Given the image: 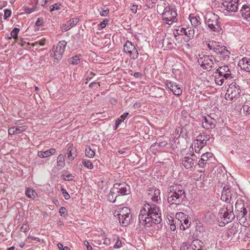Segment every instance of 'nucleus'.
Returning a JSON list of instances; mask_svg holds the SVG:
<instances>
[{
	"label": "nucleus",
	"instance_id": "obj_1",
	"mask_svg": "<svg viewBox=\"0 0 250 250\" xmlns=\"http://www.w3.org/2000/svg\"><path fill=\"white\" fill-rule=\"evenodd\" d=\"M140 223L145 228L159 224L162 220L159 207L154 204H146L140 212Z\"/></svg>",
	"mask_w": 250,
	"mask_h": 250
},
{
	"label": "nucleus",
	"instance_id": "obj_2",
	"mask_svg": "<svg viewBox=\"0 0 250 250\" xmlns=\"http://www.w3.org/2000/svg\"><path fill=\"white\" fill-rule=\"evenodd\" d=\"M185 198V191L180 185L174 184L167 190V201L171 205H180Z\"/></svg>",
	"mask_w": 250,
	"mask_h": 250
},
{
	"label": "nucleus",
	"instance_id": "obj_3",
	"mask_svg": "<svg viewBox=\"0 0 250 250\" xmlns=\"http://www.w3.org/2000/svg\"><path fill=\"white\" fill-rule=\"evenodd\" d=\"M205 44L207 45L209 50H212L221 60H225L229 58L230 52L226 46L214 41H210Z\"/></svg>",
	"mask_w": 250,
	"mask_h": 250
},
{
	"label": "nucleus",
	"instance_id": "obj_4",
	"mask_svg": "<svg viewBox=\"0 0 250 250\" xmlns=\"http://www.w3.org/2000/svg\"><path fill=\"white\" fill-rule=\"evenodd\" d=\"M214 74V81L218 85H222L225 81L233 77L229 67L226 65L219 67Z\"/></svg>",
	"mask_w": 250,
	"mask_h": 250
},
{
	"label": "nucleus",
	"instance_id": "obj_5",
	"mask_svg": "<svg viewBox=\"0 0 250 250\" xmlns=\"http://www.w3.org/2000/svg\"><path fill=\"white\" fill-rule=\"evenodd\" d=\"M205 23L212 32L219 34L222 31L220 18L213 13H207L205 18Z\"/></svg>",
	"mask_w": 250,
	"mask_h": 250
},
{
	"label": "nucleus",
	"instance_id": "obj_6",
	"mask_svg": "<svg viewBox=\"0 0 250 250\" xmlns=\"http://www.w3.org/2000/svg\"><path fill=\"white\" fill-rule=\"evenodd\" d=\"M219 216L222 221V224H220V226H223L226 224L231 222L235 217L232 205L228 204L226 208H222L220 210ZM220 223H221L220 222Z\"/></svg>",
	"mask_w": 250,
	"mask_h": 250
},
{
	"label": "nucleus",
	"instance_id": "obj_7",
	"mask_svg": "<svg viewBox=\"0 0 250 250\" xmlns=\"http://www.w3.org/2000/svg\"><path fill=\"white\" fill-rule=\"evenodd\" d=\"M235 208L237 218L241 225L246 227L249 225L248 223V213L244 204L241 202H236Z\"/></svg>",
	"mask_w": 250,
	"mask_h": 250
},
{
	"label": "nucleus",
	"instance_id": "obj_8",
	"mask_svg": "<svg viewBox=\"0 0 250 250\" xmlns=\"http://www.w3.org/2000/svg\"><path fill=\"white\" fill-rule=\"evenodd\" d=\"M177 15L176 12L170 6L166 7L162 14L164 23L168 25H172L174 22L177 21Z\"/></svg>",
	"mask_w": 250,
	"mask_h": 250
},
{
	"label": "nucleus",
	"instance_id": "obj_9",
	"mask_svg": "<svg viewBox=\"0 0 250 250\" xmlns=\"http://www.w3.org/2000/svg\"><path fill=\"white\" fill-rule=\"evenodd\" d=\"M218 62L214 59L212 56L204 55L198 60V62L201 66L207 70H210L212 68H215V64Z\"/></svg>",
	"mask_w": 250,
	"mask_h": 250
},
{
	"label": "nucleus",
	"instance_id": "obj_10",
	"mask_svg": "<svg viewBox=\"0 0 250 250\" xmlns=\"http://www.w3.org/2000/svg\"><path fill=\"white\" fill-rule=\"evenodd\" d=\"M67 42L64 40L60 41L57 46L50 52V56L53 57L57 62L61 60L64 52Z\"/></svg>",
	"mask_w": 250,
	"mask_h": 250
},
{
	"label": "nucleus",
	"instance_id": "obj_11",
	"mask_svg": "<svg viewBox=\"0 0 250 250\" xmlns=\"http://www.w3.org/2000/svg\"><path fill=\"white\" fill-rule=\"evenodd\" d=\"M116 216V215L114 214ZM118 220L121 225L127 226L130 222L131 218L130 209L126 207L123 208L119 213L117 214Z\"/></svg>",
	"mask_w": 250,
	"mask_h": 250
},
{
	"label": "nucleus",
	"instance_id": "obj_12",
	"mask_svg": "<svg viewBox=\"0 0 250 250\" xmlns=\"http://www.w3.org/2000/svg\"><path fill=\"white\" fill-rule=\"evenodd\" d=\"M241 92L240 86L236 83H232L229 85L225 98L227 100H232L233 98L239 97Z\"/></svg>",
	"mask_w": 250,
	"mask_h": 250
},
{
	"label": "nucleus",
	"instance_id": "obj_13",
	"mask_svg": "<svg viewBox=\"0 0 250 250\" xmlns=\"http://www.w3.org/2000/svg\"><path fill=\"white\" fill-rule=\"evenodd\" d=\"M124 51L128 54L131 59L135 60L138 57V51L135 45L129 41H127L124 45Z\"/></svg>",
	"mask_w": 250,
	"mask_h": 250
},
{
	"label": "nucleus",
	"instance_id": "obj_14",
	"mask_svg": "<svg viewBox=\"0 0 250 250\" xmlns=\"http://www.w3.org/2000/svg\"><path fill=\"white\" fill-rule=\"evenodd\" d=\"M147 192L148 198L154 203H158L161 201L160 190L155 187L150 185L148 186Z\"/></svg>",
	"mask_w": 250,
	"mask_h": 250
},
{
	"label": "nucleus",
	"instance_id": "obj_15",
	"mask_svg": "<svg viewBox=\"0 0 250 250\" xmlns=\"http://www.w3.org/2000/svg\"><path fill=\"white\" fill-rule=\"evenodd\" d=\"M239 0H223L222 5L227 12H235L238 10Z\"/></svg>",
	"mask_w": 250,
	"mask_h": 250
},
{
	"label": "nucleus",
	"instance_id": "obj_16",
	"mask_svg": "<svg viewBox=\"0 0 250 250\" xmlns=\"http://www.w3.org/2000/svg\"><path fill=\"white\" fill-rule=\"evenodd\" d=\"M176 218L181 223L180 229L183 230L188 229L190 226V222L189 221V217L184 213L179 212L176 213Z\"/></svg>",
	"mask_w": 250,
	"mask_h": 250
},
{
	"label": "nucleus",
	"instance_id": "obj_17",
	"mask_svg": "<svg viewBox=\"0 0 250 250\" xmlns=\"http://www.w3.org/2000/svg\"><path fill=\"white\" fill-rule=\"evenodd\" d=\"M113 188L117 193L120 195H125L130 194V186L126 183H115Z\"/></svg>",
	"mask_w": 250,
	"mask_h": 250
},
{
	"label": "nucleus",
	"instance_id": "obj_18",
	"mask_svg": "<svg viewBox=\"0 0 250 250\" xmlns=\"http://www.w3.org/2000/svg\"><path fill=\"white\" fill-rule=\"evenodd\" d=\"M201 121L202 127L206 129L214 128L217 123L216 120L210 115L202 116Z\"/></svg>",
	"mask_w": 250,
	"mask_h": 250
},
{
	"label": "nucleus",
	"instance_id": "obj_19",
	"mask_svg": "<svg viewBox=\"0 0 250 250\" xmlns=\"http://www.w3.org/2000/svg\"><path fill=\"white\" fill-rule=\"evenodd\" d=\"M196 159V156L194 154H187L182 159V164L186 169L190 168L194 166Z\"/></svg>",
	"mask_w": 250,
	"mask_h": 250
},
{
	"label": "nucleus",
	"instance_id": "obj_20",
	"mask_svg": "<svg viewBox=\"0 0 250 250\" xmlns=\"http://www.w3.org/2000/svg\"><path fill=\"white\" fill-rule=\"evenodd\" d=\"M165 83L167 86L173 92L174 95L179 96L182 94V89H181V85L169 80H167Z\"/></svg>",
	"mask_w": 250,
	"mask_h": 250
},
{
	"label": "nucleus",
	"instance_id": "obj_21",
	"mask_svg": "<svg viewBox=\"0 0 250 250\" xmlns=\"http://www.w3.org/2000/svg\"><path fill=\"white\" fill-rule=\"evenodd\" d=\"M213 157V154L210 152L203 153L199 161L198 165L200 167H205L208 162Z\"/></svg>",
	"mask_w": 250,
	"mask_h": 250
},
{
	"label": "nucleus",
	"instance_id": "obj_22",
	"mask_svg": "<svg viewBox=\"0 0 250 250\" xmlns=\"http://www.w3.org/2000/svg\"><path fill=\"white\" fill-rule=\"evenodd\" d=\"M238 65L242 69L250 73V58L244 57L239 61Z\"/></svg>",
	"mask_w": 250,
	"mask_h": 250
},
{
	"label": "nucleus",
	"instance_id": "obj_23",
	"mask_svg": "<svg viewBox=\"0 0 250 250\" xmlns=\"http://www.w3.org/2000/svg\"><path fill=\"white\" fill-rule=\"evenodd\" d=\"M221 199L222 201L227 203H229L232 200L233 195L229 188H223Z\"/></svg>",
	"mask_w": 250,
	"mask_h": 250
},
{
	"label": "nucleus",
	"instance_id": "obj_24",
	"mask_svg": "<svg viewBox=\"0 0 250 250\" xmlns=\"http://www.w3.org/2000/svg\"><path fill=\"white\" fill-rule=\"evenodd\" d=\"M240 13L244 19L247 21L250 20V5L245 4L240 9Z\"/></svg>",
	"mask_w": 250,
	"mask_h": 250
},
{
	"label": "nucleus",
	"instance_id": "obj_25",
	"mask_svg": "<svg viewBox=\"0 0 250 250\" xmlns=\"http://www.w3.org/2000/svg\"><path fill=\"white\" fill-rule=\"evenodd\" d=\"M95 146L94 145L91 146H86L85 150V156L88 158H92L95 155V149L93 148Z\"/></svg>",
	"mask_w": 250,
	"mask_h": 250
},
{
	"label": "nucleus",
	"instance_id": "obj_26",
	"mask_svg": "<svg viewBox=\"0 0 250 250\" xmlns=\"http://www.w3.org/2000/svg\"><path fill=\"white\" fill-rule=\"evenodd\" d=\"M119 196V195L113 187L110 190V192L107 196V199L109 202L114 203L116 201L117 198Z\"/></svg>",
	"mask_w": 250,
	"mask_h": 250
},
{
	"label": "nucleus",
	"instance_id": "obj_27",
	"mask_svg": "<svg viewBox=\"0 0 250 250\" xmlns=\"http://www.w3.org/2000/svg\"><path fill=\"white\" fill-rule=\"evenodd\" d=\"M203 245L202 241L196 239L192 242L191 247L193 250H203Z\"/></svg>",
	"mask_w": 250,
	"mask_h": 250
},
{
	"label": "nucleus",
	"instance_id": "obj_28",
	"mask_svg": "<svg viewBox=\"0 0 250 250\" xmlns=\"http://www.w3.org/2000/svg\"><path fill=\"white\" fill-rule=\"evenodd\" d=\"M56 152V150L54 148H51L49 150L42 151H40L38 152V155L40 158H46L51 155L54 154Z\"/></svg>",
	"mask_w": 250,
	"mask_h": 250
},
{
	"label": "nucleus",
	"instance_id": "obj_29",
	"mask_svg": "<svg viewBox=\"0 0 250 250\" xmlns=\"http://www.w3.org/2000/svg\"><path fill=\"white\" fill-rule=\"evenodd\" d=\"M210 139V136L208 135H202L200 134L197 137V141L200 142L202 146H205L207 144V142Z\"/></svg>",
	"mask_w": 250,
	"mask_h": 250
},
{
	"label": "nucleus",
	"instance_id": "obj_30",
	"mask_svg": "<svg viewBox=\"0 0 250 250\" xmlns=\"http://www.w3.org/2000/svg\"><path fill=\"white\" fill-rule=\"evenodd\" d=\"M68 148L67 150V157L70 160H73L76 157L77 154L75 151L73 149V145L72 144H68Z\"/></svg>",
	"mask_w": 250,
	"mask_h": 250
},
{
	"label": "nucleus",
	"instance_id": "obj_31",
	"mask_svg": "<svg viewBox=\"0 0 250 250\" xmlns=\"http://www.w3.org/2000/svg\"><path fill=\"white\" fill-rule=\"evenodd\" d=\"M192 26L196 27L201 24L200 17L194 16L193 14H190L188 18Z\"/></svg>",
	"mask_w": 250,
	"mask_h": 250
},
{
	"label": "nucleus",
	"instance_id": "obj_32",
	"mask_svg": "<svg viewBox=\"0 0 250 250\" xmlns=\"http://www.w3.org/2000/svg\"><path fill=\"white\" fill-rule=\"evenodd\" d=\"M25 193L27 197L33 199L36 198L38 196L36 192L32 188H26Z\"/></svg>",
	"mask_w": 250,
	"mask_h": 250
},
{
	"label": "nucleus",
	"instance_id": "obj_33",
	"mask_svg": "<svg viewBox=\"0 0 250 250\" xmlns=\"http://www.w3.org/2000/svg\"><path fill=\"white\" fill-rule=\"evenodd\" d=\"M237 232V229L236 226H232L229 228L226 232V235L228 236V238L231 237Z\"/></svg>",
	"mask_w": 250,
	"mask_h": 250
},
{
	"label": "nucleus",
	"instance_id": "obj_34",
	"mask_svg": "<svg viewBox=\"0 0 250 250\" xmlns=\"http://www.w3.org/2000/svg\"><path fill=\"white\" fill-rule=\"evenodd\" d=\"M82 164L88 169H91L94 167V166L90 160L86 159L82 160Z\"/></svg>",
	"mask_w": 250,
	"mask_h": 250
},
{
	"label": "nucleus",
	"instance_id": "obj_35",
	"mask_svg": "<svg viewBox=\"0 0 250 250\" xmlns=\"http://www.w3.org/2000/svg\"><path fill=\"white\" fill-rule=\"evenodd\" d=\"M194 35V30L193 29L191 28H188L186 29V33H185V35L187 36L189 40L192 39Z\"/></svg>",
	"mask_w": 250,
	"mask_h": 250
},
{
	"label": "nucleus",
	"instance_id": "obj_36",
	"mask_svg": "<svg viewBox=\"0 0 250 250\" xmlns=\"http://www.w3.org/2000/svg\"><path fill=\"white\" fill-rule=\"evenodd\" d=\"M57 163L58 166L63 167L64 166V156L62 154H60L57 158Z\"/></svg>",
	"mask_w": 250,
	"mask_h": 250
},
{
	"label": "nucleus",
	"instance_id": "obj_37",
	"mask_svg": "<svg viewBox=\"0 0 250 250\" xmlns=\"http://www.w3.org/2000/svg\"><path fill=\"white\" fill-rule=\"evenodd\" d=\"M167 143L165 142H156L151 146L150 148L153 149L156 146H158L159 148H161L165 147Z\"/></svg>",
	"mask_w": 250,
	"mask_h": 250
},
{
	"label": "nucleus",
	"instance_id": "obj_38",
	"mask_svg": "<svg viewBox=\"0 0 250 250\" xmlns=\"http://www.w3.org/2000/svg\"><path fill=\"white\" fill-rule=\"evenodd\" d=\"M186 29L183 27H180L178 29H176V33H174V37H176L177 35H185V33H186Z\"/></svg>",
	"mask_w": 250,
	"mask_h": 250
},
{
	"label": "nucleus",
	"instance_id": "obj_39",
	"mask_svg": "<svg viewBox=\"0 0 250 250\" xmlns=\"http://www.w3.org/2000/svg\"><path fill=\"white\" fill-rule=\"evenodd\" d=\"M80 56L77 55L71 57L69 59V62L72 64H77L80 62Z\"/></svg>",
	"mask_w": 250,
	"mask_h": 250
},
{
	"label": "nucleus",
	"instance_id": "obj_40",
	"mask_svg": "<svg viewBox=\"0 0 250 250\" xmlns=\"http://www.w3.org/2000/svg\"><path fill=\"white\" fill-rule=\"evenodd\" d=\"M38 10V7L35 6L32 8L25 7L24 8L23 10L26 13L29 14L32 13V12H33L34 11H37Z\"/></svg>",
	"mask_w": 250,
	"mask_h": 250
},
{
	"label": "nucleus",
	"instance_id": "obj_41",
	"mask_svg": "<svg viewBox=\"0 0 250 250\" xmlns=\"http://www.w3.org/2000/svg\"><path fill=\"white\" fill-rule=\"evenodd\" d=\"M79 21V20L78 18H72L67 21V23L71 26V27L72 28L78 23Z\"/></svg>",
	"mask_w": 250,
	"mask_h": 250
},
{
	"label": "nucleus",
	"instance_id": "obj_42",
	"mask_svg": "<svg viewBox=\"0 0 250 250\" xmlns=\"http://www.w3.org/2000/svg\"><path fill=\"white\" fill-rule=\"evenodd\" d=\"M148 59V56L146 54H141V57L138 60V63L141 65L144 61H146Z\"/></svg>",
	"mask_w": 250,
	"mask_h": 250
},
{
	"label": "nucleus",
	"instance_id": "obj_43",
	"mask_svg": "<svg viewBox=\"0 0 250 250\" xmlns=\"http://www.w3.org/2000/svg\"><path fill=\"white\" fill-rule=\"evenodd\" d=\"M20 29L18 28L15 27L11 32V36L15 39L17 38Z\"/></svg>",
	"mask_w": 250,
	"mask_h": 250
},
{
	"label": "nucleus",
	"instance_id": "obj_44",
	"mask_svg": "<svg viewBox=\"0 0 250 250\" xmlns=\"http://www.w3.org/2000/svg\"><path fill=\"white\" fill-rule=\"evenodd\" d=\"M193 145L194 146L195 151H198V150H197V148H200V149H202L204 146H201V144H200V142L197 141V139L194 141Z\"/></svg>",
	"mask_w": 250,
	"mask_h": 250
},
{
	"label": "nucleus",
	"instance_id": "obj_45",
	"mask_svg": "<svg viewBox=\"0 0 250 250\" xmlns=\"http://www.w3.org/2000/svg\"><path fill=\"white\" fill-rule=\"evenodd\" d=\"M60 6H61V4L59 3H55L54 4L50 6V11L51 12H52L55 10H60Z\"/></svg>",
	"mask_w": 250,
	"mask_h": 250
},
{
	"label": "nucleus",
	"instance_id": "obj_46",
	"mask_svg": "<svg viewBox=\"0 0 250 250\" xmlns=\"http://www.w3.org/2000/svg\"><path fill=\"white\" fill-rule=\"evenodd\" d=\"M25 130V127L22 126H15V134H19Z\"/></svg>",
	"mask_w": 250,
	"mask_h": 250
},
{
	"label": "nucleus",
	"instance_id": "obj_47",
	"mask_svg": "<svg viewBox=\"0 0 250 250\" xmlns=\"http://www.w3.org/2000/svg\"><path fill=\"white\" fill-rule=\"evenodd\" d=\"M61 190L65 199L68 200L69 199H70V196L68 193L65 189L63 188H61Z\"/></svg>",
	"mask_w": 250,
	"mask_h": 250
},
{
	"label": "nucleus",
	"instance_id": "obj_48",
	"mask_svg": "<svg viewBox=\"0 0 250 250\" xmlns=\"http://www.w3.org/2000/svg\"><path fill=\"white\" fill-rule=\"evenodd\" d=\"M128 115V112H125L122 115H121L120 118L116 121L119 123L121 124L122 122H123L125 118H126L127 116Z\"/></svg>",
	"mask_w": 250,
	"mask_h": 250
},
{
	"label": "nucleus",
	"instance_id": "obj_49",
	"mask_svg": "<svg viewBox=\"0 0 250 250\" xmlns=\"http://www.w3.org/2000/svg\"><path fill=\"white\" fill-rule=\"evenodd\" d=\"M95 75V73H93L92 72H90L89 73H87L86 76V80L87 81H90L91 79H92L93 77ZM87 83V82H86V83Z\"/></svg>",
	"mask_w": 250,
	"mask_h": 250
},
{
	"label": "nucleus",
	"instance_id": "obj_50",
	"mask_svg": "<svg viewBox=\"0 0 250 250\" xmlns=\"http://www.w3.org/2000/svg\"><path fill=\"white\" fill-rule=\"evenodd\" d=\"M11 15V11L9 9H5L4 10V20H6L8 17H9Z\"/></svg>",
	"mask_w": 250,
	"mask_h": 250
},
{
	"label": "nucleus",
	"instance_id": "obj_51",
	"mask_svg": "<svg viewBox=\"0 0 250 250\" xmlns=\"http://www.w3.org/2000/svg\"><path fill=\"white\" fill-rule=\"evenodd\" d=\"M58 247L60 250H70L69 248L67 246H63L62 243L58 244Z\"/></svg>",
	"mask_w": 250,
	"mask_h": 250
},
{
	"label": "nucleus",
	"instance_id": "obj_52",
	"mask_svg": "<svg viewBox=\"0 0 250 250\" xmlns=\"http://www.w3.org/2000/svg\"><path fill=\"white\" fill-rule=\"evenodd\" d=\"M29 229V227L26 224H23L21 227L20 228V230L21 231L25 232L27 231H28Z\"/></svg>",
	"mask_w": 250,
	"mask_h": 250
},
{
	"label": "nucleus",
	"instance_id": "obj_53",
	"mask_svg": "<svg viewBox=\"0 0 250 250\" xmlns=\"http://www.w3.org/2000/svg\"><path fill=\"white\" fill-rule=\"evenodd\" d=\"M43 19L42 18H38L35 22V25L37 26H41L43 24Z\"/></svg>",
	"mask_w": 250,
	"mask_h": 250
},
{
	"label": "nucleus",
	"instance_id": "obj_54",
	"mask_svg": "<svg viewBox=\"0 0 250 250\" xmlns=\"http://www.w3.org/2000/svg\"><path fill=\"white\" fill-rule=\"evenodd\" d=\"M189 249V247L188 246V245L187 243L184 242L182 243L181 248L180 250H188Z\"/></svg>",
	"mask_w": 250,
	"mask_h": 250
},
{
	"label": "nucleus",
	"instance_id": "obj_55",
	"mask_svg": "<svg viewBox=\"0 0 250 250\" xmlns=\"http://www.w3.org/2000/svg\"><path fill=\"white\" fill-rule=\"evenodd\" d=\"M109 10L108 9H107L106 10H103L100 12V15L102 17L106 16L109 13Z\"/></svg>",
	"mask_w": 250,
	"mask_h": 250
},
{
	"label": "nucleus",
	"instance_id": "obj_56",
	"mask_svg": "<svg viewBox=\"0 0 250 250\" xmlns=\"http://www.w3.org/2000/svg\"><path fill=\"white\" fill-rule=\"evenodd\" d=\"M62 30L64 31H67L71 28V26L67 22V23L62 25Z\"/></svg>",
	"mask_w": 250,
	"mask_h": 250
},
{
	"label": "nucleus",
	"instance_id": "obj_57",
	"mask_svg": "<svg viewBox=\"0 0 250 250\" xmlns=\"http://www.w3.org/2000/svg\"><path fill=\"white\" fill-rule=\"evenodd\" d=\"M74 178V176L71 174H69L67 175H66L64 178L63 179L65 181H71Z\"/></svg>",
	"mask_w": 250,
	"mask_h": 250
},
{
	"label": "nucleus",
	"instance_id": "obj_58",
	"mask_svg": "<svg viewBox=\"0 0 250 250\" xmlns=\"http://www.w3.org/2000/svg\"><path fill=\"white\" fill-rule=\"evenodd\" d=\"M66 212V209L64 207H62L60 208L59 213L61 216H64Z\"/></svg>",
	"mask_w": 250,
	"mask_h": 250
},
{
	"label": "nucleus",
	"instance_id": "obj_59",
	"mask_svg": "<svg viewBox=\"0 0 250 250\" xmlns=\"http://www.w3.org/2000/svg\"><path fill=\"white\" fill-rule=\"evenodd\" d=\"M180 135H181L183 137H186L187 136L186 128L185 127H183L181 129V133Z\"/></svg>",
	"mask_w": 250,
	"mask_h": 250
},
{
	"label": "nucleus",
	"instance_id": "obj_60",
	"mask_svg": "<svg viewBox=\"0 0 250 250\" xmlns=\"http://www.w3.org/2000/svg\"><path fill=\"white\" fill-rule=\"evenodd\" d=\"M15 126H13L10 127L8 129V134L10 135H12L15 134Z\"/></svg>",
	"mask_w": 250,
	"mask_h": 250
},
{
	"label": "nucleus",
	"instance_id": "obj_61",
	"mask_svg": "<svg viewBox=\"0 0 250 250\" xmlns=\"http://www.w3.org/2000/svg\"><path fill=\"white\" fill-rule=\"evenodd\" d=\"M137 7L138 6L137 5H132L131 6L130 10L132 11V13L135 14L137 13Z\"/></svg>",
	"mask_w": 250,
	"mask_h": 250
},
{
	"label": "nucleus",
	"instance_id": "obj_62",
	"mask_svg": "<svg viewBox=\"0 0 250 250\" xmlns=\"http://www.w3.org/2000/svg\"><path fill=\"white\" fill-rule=\"evenodd\" d=\"M83 243L84 245L86 247L87 250H93L92 246L89 245L87 241H84L83 242Z\"/></svg>",
	"mask_w": 250,
	"mask_h": 250
},
{
	"label": "nucleus",
	"instance_id": "obj_63",
	"mask_svg": "<svg viewBox=\"0 0 250 250\" xmlns=\"http://www.w3.org/2000/svg\"><path fill=\"white\" fill-rule=\"evenodd\" d=\"M121 246H122L121 241L119 239L117 240L114 247L115 248L117 249V248H119L121 247Z\"/></svg>",
	"mask_w": 250,
	"mask_h": 250
},
{
	"label": "nucleus",
	"instance_id": "obj_64",
	"mask_svg": "<svg viewBox=\"0 0 250 250\" xmlns=\"http://www.w3.org/2000/svg\"><path fill=\"white\" fill-rule=\"evenodd\" d=\"M107 21H108L107 20H104L102 22H101L100 24V26L102 28H104L105 27L107 23Z\"/></svg>",
	"mask_w": 250,
	"mask_h": 250
}]
</instances>
